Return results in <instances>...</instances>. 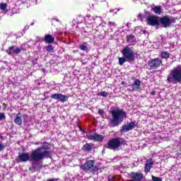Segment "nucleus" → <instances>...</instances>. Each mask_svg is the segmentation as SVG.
<instances>
[{"label": "nucleus", "mask_w": 181, "mask_h": 181, "mask_svg": "<svg viewBox=\"0 0 181 181\" xmlns=\"http://www.w3.org/2000/svg\"><path fill=\"white\" fill-rule=\"evenodd\" d=\"M49 158H52V152L49 151H41L39 148H35L32 151L30 155V160L35 162V165L33 164V165L29 168V170H30L32 173H35V172H37V170H39V169L42 168L39 161L43 160V159H49Z\"/></svg>", "instance_id": "obj_1"}, {"label": "nucleus", "mask_w": 181, "mask_h": 181, "mask_svg": "<svg viewBox=\"0 0 181 181\" xmlns=\"http://www.w3.org/2000/svg\"><path fill=\"white\" fill-rule=\"evenodd\" d=\"M112 117L109 119V125L112 128L118 127L121 122H124V119L127 118V112L124 109H117L111 112Z\"/></svg>", "instance_id": "obj_2"}, {"label": "nucleus", "mask_w": 181, "mask_h": 181, "mask_svg": "<svg viewBox=\"0 0 181 181\" xmlns=\"http://www.w3.org/2000/svg\"><path fill=\"white\" fill-rule=\"evenodd\" d=\"M121 53L123 57H119V64L120 66H122L126 62L132 63V62L135 60V52L129 46L124 47L121 51Z\"/></svg>", "instance_id": "obj_3"}, {"label": "nucleus", "mask_w": 181, "mask_h": 181, "mask_svg": "<svg viewBox=\"0 0 181 181\" xmlns=\"http://www.w3.org/2000/svg\"><path fill=\"white\" fill-rule=\"evenodd\" d=\"M167 81L170 84H177L181 83V68H174L167 77Z\"/></svg>", "instance_id": "obj_4"}, {"label": "nucleus", "mask_w": 181, "mask_h": 181, "mask_svg": "<svg viewBox=\"0 0 181 181\" xmlns=\"http://www.w3.org/2000/svg\"><path fill=\"white\" fill-rule=\"evenodd\" d=\"M122 139L112 138L107 141V144H105L103 148L104 149H110V151H117V149H119L121 146L122 145Z\"/></svg>", "instance_id": "obj_5"}, {"label": "nucleus", "mask_w": 181, "mask_h": 181, "mask_svg": "<svg viewBox=\"0 0 181 181\" xmlns=\"http://www.w3.org/2000/svg\"><path fill=\"white\" fill-rule=\"evenodd\" d=\"M80 169L85 170L86 172L95 173L98 172V168L95 165V160H88L82 165H80Z\"/></svg>", "instance_id": "obj_6"}, {"label": "nucleus", "mask_w": 181, "mask_h": 181, "mask_svg": "<svg viewBox=\"0 0 181 181\" xmlns=\"http://www.w3.org/2000/svg\"><path fill=\"white\" fill-rule=\"evenodd\" d=\"M172 23H176V18H170L169 16L159 17V26L162 28H170Z\"/></svg>", "instance_id": "obj_7"}, {"label": "nucleus", "mask_w": 181, "mask_h": 181, "mask_svg": "<svg viewBox=\"0 0 181 181\" xmlns=\"http://www.w3.org/2000/svg\"><path fill=\"white\" fill-rule=\"evenodd\" d=\"M162 64V59L159 58L151 59L148 62V65L151 69H158V67H160Z\"/></svg>", "instance_id": "obj_8"}, {"label": "nucleus", "mask_w": 181, "mask_h": 181, "mask_svg": "<svg viewBox=\"0 0 181 181\" xmlns=\"http://www.w3.org/2000/svg\"><path fill=\"white\" fill-rule=\"evenodd\" d=\"M147 23L150 26H159V16H149L147 18Z\"/></svg>", "instance_id": "obj_9"}, {"label": "nucleus", "mask_w": 181, "mask_h": 181, "mask_svg": "<svg viewBox=\"0 0 181 181\" xmlns=\"http://www.w3.org/2000/svg\"><path fill=\"white\" fill-rule=\"evenodd\" d=\"M7 54H8V56H13L14 54H21V48L19 47L13 45L8 47V49H7L6 50Z\"/></svg>", "instance_id": "obj_10"}, {"label": "nucleus", "mask_w": 181, "mask_h": 181, "mask_svg": "<svg viewBox=\"0 0 181 181\" xmlns=\"http://www.w3.org/2000/svg\"><path fill=\"white\" fill-rule=\"evenodd\" d=\"M51 98L53 100H59V101L61 103H66L69 101V96L62 93H54L52 95H51Z\"/></svg>", "instance_id": "obj_11"}, {"label": "nucleus", "mask_w": 181, "mask_h": 181, "mask_svg": "<svg viewBox=\"0 0 181 181\" xmlns=\"http://www.w3.org/2000/svg\"><path fill=\"white\" fill-rule=\"evenodd\" d=\"M16 160L19 163L28 162V160H31L30 157H29V153H19V155L17 156Z\"/></svg>", "instance_id": "obj_12"}, {"label": "nucleus", "mask_w": 181, "mask_h": 181, "mask_svg": "<svg viewBox=\"0 0 181 181\" xmlns=\"http://www.w3.org/2000/svg\"><path fill=\"white\" fill-rule=\"evenodd\" d=\"M130 176L133 181H141L144 179V174L141 173H132Z\"/></svg>", "instance_id": "obj_13"}, {"label": "nucleus", "mask_w": 181, "mask_h": 181, "mask_svg": "<svg viewBox=\"0 0 181 181\" xmlns=\"http://www.w3.org/2000/svg\"><path fill=\"white\" fill-rule=\"evenodd\" d=\"M132 91H138L139 88H141V81L139 79H136L134 83L132 84Z\"/></svg>", "instance_id": "obj_14"}, {"label": "nucleus", "mask_w": 181, "mask_h": 181, "mask_svg": "<svg viewBox=\"0 0 181 181\" xmlns=\"http://www.w3.org/2000/svg\"><path fill=\"white\" fill-rule=\"evenodd\" d=\"M44 40L45 43H54V37H53L52 35L47 34L45 35Z\"/></svg>", "instance_id": "obj_15"}, {"label": "nucleus", "mask_w": 181, "mask_h": 181, "mask_svg": "<svg viewBox=\"0 0 181 181\" xmlns=\"http://www.w3.org/2000/svg\"><path fill=\"white\" fill-rule=\"evenodd\" d=\"M14 122L16 125H21L22 124V113L18 112L16 115V117L14 119Z\"/></svg>", "instance_id": "obj_16"}, {"label": "nucleus", "mask_w": 181, "mask_h": 181, "mask_svg": "<svg viewBox=\"0 0 181 181\" xmlns=\"http://www.w3.org/2000/svg\"><path fill=\"white\" fill-rule=\"evenodd\" d=\"M82 149L84 152H87L88 153L91 152V151L93 149V144H91L90 143H87L86 144L83 146Z\"/></svg>", "instance_id": "obj_17"}, {"label": "nucleus", "mask_w": 181, "mask_h": 181, "mask_svg": "<svg viewBox=\"0 0 181 181\" xmlns=\"http://www.w3.org/2000/svg\"><path fill=\"white\" fill-rule=\"evenodd\" d=\"M38 149H40L41 151H49V149H50V144L44 142L42 146L38 147Z\"/></svg>", "instance_id": "obj_18"}, {"label": "nucleus", "mask_w": 181, "mask_h": 181, "mask_svg": "<svg viewBox=\"0 0 181 181\" xmlns=\"http://www.w3.org/2000/svg\"><path fill=\"white\" fill-rule=\"evenodd\" d=\"M95 141H96V142H103V141H104V136L101 134L95 133Z\"/></svg>", "instance_id": "obj_19"}, {"label": "nucleus", "mask_w": 181, "mask_h": 181, "mask_svg": "<svg viewBox=\"0 0 181 181\" xmlns=\"http://www.w3.org/2000/svg\"><path fill=\"white\" fill-rule=\"evenodd\" d=\"M153 11L157 15H160V13H162V7L156 6H154Z\"/></svg>", "instance_id": "obj_20"}, {"label": "nucleus", "mask_w": 181, "mask_h": 181, "mask_svg": "<svg viewBox=\"0 0 181 181\" xmlns=\"http://www.w3.org/2000/svg\"><path fill=\"white\" fill-rule=\"evenodd\" d=\"M161 59H169L170 57V54L168 52H161Z\"/></svg>", "instance_id": "obj_21"}, {"label": "nucleus", "mask_w": 181, "mask_h": 181, "mask_svg": "<svg viewBox=\"0 0 181 181\" xmlns=\"http://www.w3.org/2000/svg\"><path fill=\"white\" fill-rule=\"evenodd\" d=\"M129 130V127L128 124L123 125L122 128L120 129V133L122 134L124 132H128Z\"/></svg>", "instance_id": "obj_22"}, {"label": "nucleus", "mask_w": 181, "mask_h": 181, "mask_svg": "<svg viewBox=\"0 0 181 181\" xmlns=\"http://www.w3.org/2000/svg\"><path fill=\"white\" fill-rule=\"evenodd\" d=\"M86 138H88L89 141H95V133H94V134L90 133L86 134Z\"/></svg>", "instance_id": "obj_23"}, {"label": "nucleus", "mask_w": 181, "mask_h": 181, "mask_svg": "<svg viewBox=\"0 0 181 181\" xmlns=\"http://www.w3.org/2000/svg\"><path fill=\"white\" fill-rule=\"evenodd\" d=\"M127 126H129V129L130 131H132V129H134V128H135V127H136V124H135V122H131L127 124Z\"/></svg>", "instance_id": "obj_24"}, {"label": "nucleus", "mask_w": 181, "mask_h": 181, "mask_svg": "<svg viewBox=\"0 0 181 181\" xmlns=\"http://www.w3.org/2000/svg\"><path fill=\"white\" fill-rule=\"evenodd\" d=\"M127 42H131L135 39V36L132 35V34H129L127 35Z\"/></svg>", "instance_id": "obj_25"}, {"label": "nucleus", "mask_w": 181, "mask_h": 181, "mask_svg": "<svg viewBox=\"0 0 181 181\" xmlns=\"http://www.w3.org/2000/svg\"><path fill=\"white\" fill-rule=\"evenodd\" d=\"M46 52H53L54 50V47H53V45H49L45 47Z\"/></svg>", "instance_id": "obj_26"}, {"label": "nucleus", "mask_w": 181, "mask_h": 181, "mask_svg": "<svg viewBox=\"0 0 181 181\" xmlns=\"http://www.w3.org/2000/svg\"><path fill=\"white\" fill-rule=\"evenodd\" d=\"M146 165H147V166H150L152 168L153 165V160H152V158H149L146 160Z\"/></svg>", "instance_id": "obj_27"}, {"label": "nucleus", "mask_w": 181, "mask_h": 181, "mask_svg": "<svg viewBox=\"0 0 181 181\" xmlns=\"http://www.w3.org/2000/svg\"><path fill=\"white\" fill-rule=\"evenodd\" d=\"M98 95H100V97H108V95H110V93L105 91H103L102 93H100L99 94H98Z\"/></svg>", "instance_id": "obj_28"}, {"label": "nucleus", "mask_w": 181, "mask_h": 181, "mask_svg": "<svg viewBox=\"0 0 181 181\" xmlns=\"http://www.w3.org/2000/svg\"><path fill=\"white\" fill-rule=\"evenodd\" d=\"M107 25L110 28H115V26H117V23H115V22H113V21H110Z\"/></svg>", "instance_id": "obj_29"}, {"label": "nucleus", "mask_w": 181, "mask_h": 181, "mask_svg": "<svg viewBox=\"0 0 181 181\" xmlns=\"http://www.w3.org/2000/svg\"><path fill=\"white\" fill-rule=\"evenodd\" d=\"M7 6H8L6 5V4L3 3V4H0V9H1V11H5L6 9Z\"/></svg>", "instance_id": "obj_30"}, {"label": "nucleus", "mask_w": 181, "mask_h": 181, "mask_svg": "<svg viewBox=\"0 0 181 181\" xmlns=\"http://www.w3.org/2000/svg\"><path fill=\"white\" fill-rule=\"evenodd\" d=\"M151 179L153 181H162V178L159 177H155L153 175L151 176Z\"/></svg>", "instance_id": "obj_31"}, {"label": "nucleus", "mask_w": 181, "mask_h": 181, "mask_svg": "<svg viewBox=\"0 0 181 181\" xmlns=\"http://www.w3.org/2000/svg\"><path fill=\"white\" fill-rule=\"evenodd\" d=\"M81 50H83V52H87V50H88V47H87V46L82 45L80 47Z\"/></svg>", "instance_id": "obj_32"}, {"label": "nucleus", "mask_w": 181, "mask_h": 181, "mask_svg": "<svg viewBox=\"0 0 181 181\" xmlns=\"http://www.w3.org/2000/svg\"><path fill=\"white\" fill-rule=\"evenodd\" d=\"M6 118V116H5L4 112H0V121H2V119H5Z\"/></svg>", "instance_id": "obj_33"}, {"label": "nucleus", "mask_w": 181, "mask_h": 181, "mask_svg": "<svg viewBox=\"0 0 181 181\" xmlns=\"http://www.w3.org/2000/svg\"><path fill=\"white\" fill-rule=\"evenodd\" d=\"M115 179V177L112 175H109L107 177L108 181H113Z\"/></svg>", "instance_id": "obj_34"}, {"label": "nucleus", "mask_w": 181, "mask_h": 181, "mask_svg": "<svg viewBox=\"0 0 181 181\" xmlns=\"http://www.w3.org/2000/svg\"><path fill=\"white\" fill-rule=\"evenodd\" d=\"M151 168H152V167H151L150 165H147L146 164V167L144 168L145 172H146V173L149 172V170H151Z\"/></svg>", "instance_id": "obj_35"}, {"label": "nucleus", "mask_w": 181, "mask_h": 181, "mask_svg": "<svg viewBox=\"0 0 181 181\" xmlns=\"http://www.w3.org/2000/svg\"><path fill=\"white\" fill-rule=\"evenodd\" d=\"M99 115H101V117H103V115H104V110L103 109H99L98 111Z\"/></svg>", "instance_id": "obj_36"}, {"label": "nucleus", "mask_w": 181, "mask_h": 181, "mask_svg": "<svg viewBox=\"0 0 181 181\" xmlns=\"http://www.w3.org/2000/svg\"><path fill=\"white\" fill-rule=\"evenodd\" d=\"M5 149V146L0 144V152H2Z\"/></svg>", "instance_id": "obj_37"}, {"label": "nucleus", "mask_w": 181, "mask_h": 181, "mask_svg": "<svg viewBox=\"0 0 181 181\" xmlns=\"http://www.w3.org/2000/svg\"><path fill=\"white\" fill-rule=\"evenodd\" d=\"M138 19L139 21H144V17H142V15L139 14L138 16H137Z\"/></svg>", "instance_id": "obj_38"}, {"label": "nucleus", "mask_w": 181, "mask_h": 181, "mask_svg": "<svg viewBox=\"0 0 181 181\" xmlns=\"http://www.w3.org/2000/svg\"><path fill=\"white\" fill-rule=\"evenodd\" d=\"M20 50H21V52H22V50L23 52H26V48L21 47V48H20Z\"/></svg>", "instance_id": "obj_39"}, {"label": "nucleus", "mask_w": 181, "mask_h": 181, "mask_svg": "<svg viewBox=\"0 0 181 181\" xmlns=\"http://www.w3.org/2000/svg\"><path fill=\"white\" fill-rule=\"evenodd\" d=\"M151 95H156V91H153L151 93Z\"/></svg>", "instance_id": "obj_40"}, {"label": "nucleus", "mask_w": 181, "mask_h": 181, "mask_svg": "<svg viewBox=\"0 0 181 181\" xmlns=\"http://www.w3.org/2000/svg\"><path fill=\"white\" fill-rule=\"evenodd\" d=\"M79 130L81 131V132H86L83 130V128H81V126H78Z\"/></svg>", "instance_id": "obj_41"}, {"label": "nucleus", "mask_w": 181, "mask_h": 181, "mask_svg": "<svg viewBox=\"0 0 181 181\" xmlns=\"http://www.w3.org/2000/svg\"><path fill=\"white\" fill-rule=\"evenodd\" d=\"M47 181H57V179L52 178V179H49Z\"/></svg>", "instance_id": "obj_42"}, {"label": "nucleus", "mask_w": 181, "mask_h": 181, "mask_svg": "<svg viewBox=\"0 0 181 181\" xmlns=\"http://www.w3.org/2000/svg\"><path fill=\"white\" fill-rule=\"evenodd\" d=\"M35 145H39V143H35Z\"/></svg>", "instance_id": "obj_43"}, {"label": "nucleus", "mask_w": 181, "mask_h": 181, "mask_svg": "<svg viewBox=\"0 0 181 181\" xmlns=\"http://www.w3.org/2000/svg\"><path fill=\"white\" fill-rule=\"evenodd\" d=\"M180 69H181V66H180Z\"/></svg>", "instance_id": "obj_44"}]
</instances>
